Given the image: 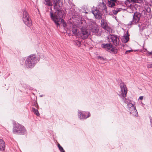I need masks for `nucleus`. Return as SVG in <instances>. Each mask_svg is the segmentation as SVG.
Returning a JSON list of instances; mask_svg holds the SVG:
<instances>
[{
	"label": "nucleus",
	"mask_w": 152,
	"mask_h": 152,
	"mask_svg": "<svg viewBox=\"0 0 152 152\" xmlns=\"http://www.w3.org/2000/svg\"><path fill=\"white\" fill-rule=\"evenodd\" d=\"M39 60V58H37L35 54H32L28 56L25 62V66L27 68L33 67Z\"/></svg>",
	"instance_id": "nucleus-1"
},
{
	"label": "nucleus",
	"mask_w": 152,
	"mask_h": 152,
	"mask_svg": "<svg viewBox=\"0 0 152 152\" xmlns=\"http://www.w3.org/2000/svg\"><path fill=\"white\" fill-rule=\"evenodd\" d=\"M60 5L59 4V3L56 1V2H55L54 1V7L55 9H56V12L53 13L51 11L50 12V16L51 17V13L53 14V16L54 17H55L59 16V18H58V19H59L63 15H65L64 11L62 10H60Z\"/></svg>",
	"instance_id": "nucleus-2"
},
{
	"label": "nucleus",
	"mask_w": 152,
	"mask_h": 152,
	"mask_svg": "<svg viewBox=\"0 0 152 152\" xmlns=\"http://www.w3.org/2000/svg\"><path fill=\"white\" fill-rule=\"evenodd\" d=\"M13 132L16 134H23L26 133V130L24 126L17 123L13 127Z\"/></svg>",
	"instance_id": "nucleus-3"
},
{
	"label": "nucleus",
	"mask_w": 152,
	"mask_h": 152,
	"mask_svg": "<svg viewBox=\"0 0 152 152\" xmlns=\"http://www.w3.org/2000/svg\"><path fill=\"white\" fill-rule=\"evenodd\" d=\"M88 29L89 30L95 34L98 33L99 29L94 21L91 20H88Z\"/></svg>",
	"instance_id": "nucleus-4"
},
{
	"label": "nucleus",
	"mask_w": 152,
	"mask_h": 152,
	"mask_svg": "<svg viewBox=\"0 0 152 152\" xmlns=\"http://www.w3.org/2000/svg\"><path fill=\"white\" fill-rule=\"evenodd\" d=\"M101 47L105 50L110 53L115 54L117 52L116 48L110 43H103L101 44Z\"/></svg>",
	"instance_id": "nucleus-5"
},
{
	"label": "nucleus",
	"mask_w": 152,
	"mask_h": 152,
	"mask_svg": "<svg viewBox=\"0 0 152 152\" xmlns=\"http://www.w3.org/2000/svg\"><path fill=\"white\" fill-rule=\"evenodd\" d=\"M51 14V18L55 23L57 27H60L59 22H61V24L64 27H65L66 26V22L64 21V20L63 19V18L64 16V15L61 17L60 19H58V18H59V16L54 17L53 16V14L52 13Z\"/></svg>",
	"instance_id": "nucleus-6"
},
{
	"label": "nucleus",
	"mask_w": 152,
	"mask_h": 152,
	"mask_svg": "<svg viewBox=\"0 0 152 152\" xmlns=\"http://www.w3.org/2000/svg\"><path fill=\"white\" fill-rule=\"evenodd\" d=\"M77 113L78 118L80 120L86 119L91 116L90 113L88 111L78 110Z\"/></svg>",
	"instance_id": "nucleus-7"
},
{
	"label": "nucleus",
	"mask_w": 152,
	"mask_h": 152,
	"mask_svg": "<svg viewBox=\"0 0 152 152\" xmlns=\"http://www.w3.org/2000/svg\"><path fill=\"white\" fill-rule=\"evenodd\" d=\"M23 20L24 23L28 26H30L32 25V22L29 17L27 12L24 10L23 12Z\"/></svg>",
	"instance_id": "nucleus-8"
},
{
	"label": "nucleus",
	"mask_w": 152,
	"mask_h": 152,
	"mask_svg": "<svg viewBox=\"0 0 152 152\" xmlns=\"http://www.w3.org/2000/svg\"><path fill=\"white\" fill-rule=\"evenodd\" d=\"M128 109L129 110V113L133 116L137 117L138 115V112L134 104L130 103H127Z\"/></svg>",
	"instance_id": "nucleus-9"
},
{
	"label": "nucleus",
	"mask_w": 152,
	"mask_h": 152,
	"mask_svg": "<svg viewBox=\"0 0 152 152\" xmlns=\"http://www.w3.org/2000/svg\"><path fill=\"white\" fill-rule=\"evenodd\" d=\"M120 87L121 89V94H120L119 95L121 96L123 98H124L126 96L127 93V90L126 85L123 83H122L120 84Z\"/></svg>",
	"instance_id": "nucleus-10"
},
{
	"label": "nucleus",
	"mask_w": 152,
	"mask_h": 152,
	"mask_svg": "<svg viewBox=\"0 0 152 152\" xmlns=\"http://www.w3.org/2000/svg\"><path fill=\"white\" fill-rule=\"evenodd\" d=\"M140 17L141 14L140 13L137 12L134 13L133 15V20L130 22L129 25L136 24L139 21Z\"/></svg>",
	"instance_id": "nucleus-11"
},
{
	"label": "nucleus",
	"mask_w": 152,
	"mask_h": 152,
	"mask_svg": "<svg viewBox=\"0 0 152 152\" xmlns=\"http://www.w3.org/2000/svg\"><path fill=\"white\" fill-rule=\"evenodd\" d=\"M109 39V41L112 42L115 46L119 45V39L118 37L116 35H111L109 36L108 38Z\"/></svg>",
	"instance_id": "nucleus-12"
},
{
	"label": "nucleus",
	"mask_w": 152,
	"mask_h": 152,
	"mask_svg": "<svg viewBox=\"0 0 152 152\" xmlns=\"http://www.w3.org/2000/svg\"><path fill=\"white\" fill-rule=\"evenodd\" d=\"M142 9V13H143L144 15H146V16L147 15L149 16L151 15V8L148 4L144 5Z\"/></svg>",
	"instance_id": "nucleus-13"
},
{
	"label": "nucleus",
	"mask_w": 152,
	"mask_h": 152,
	"mask_svg": "<svg viewBox=\"0 0 152 152\" xmlns=\"http://www.w3.org/2000/svg\"><path fill=\"white\" fill-rule=\"evenodd\" d=\"M90 34V32L88 30L82 29L80 30V36L82 39H85L87 38Z\"/></svg>",
	"instance_id": "nucleus-14"
},
{
	"label": "nucleus",
	"mask_w": 152,
	"mask_h": 152,
	"mask_svg": "<svg viewBox=\"0 0 152 152\" xmlns=\"http://www.w3.org/2000/svg\"><path fill=\"white\" fill-rule=\"evenodd\" d=\"M88 24L87 25L86 21L83 19L80 21L78 25V26L80 29V30L82 29H86V28H88Z\"/></svg>",
	"instance_id": "nucleus-15"
},
{
	"label": "nucleus",
	"mask_w": 152,
	"mask_h": 152,
	"mask_svg": "<svg viewBox=\"0 0 152 152\" xmlns=\"http://www.w3.org/2000/svg\"><path fill=\"white\" fill-rule=\"evenodd\" d=\"M92 12L96 19H100L102 18V14L100 12V11L98 10L97 9L94 10H92Z\"/></svg>",
	"instance_id": "nucleus-16"
},
{
	"label": "nucleus",
	"mask_w": 152,
	"mask_h": 152,
	"mask_svg": "<svg viewBox=\"0 0 152 152\" xmlns=\"http://www.w3.org/2000/svg\"><path fill=\"white\" fill-rule=\"evenodd\" d=\"M118 0H108V6L110 7L114 8L118 5Z\"/></svg>",
	"instance_id": "nucleus-17"
},
{
	"label": "nucleus",
	"mask_w": 152,
	"mask_h": 152,
	"mask_svg": "<svg viewBox=\"0 0 152 152\" xmlns=\"http://www.w3.org/2000/svg\"><path fill=\"white\" fill-rule=\"evenodd\" d=\"M69 27H67V28L70 31H72L73 33L75 34H77L78 31L77 29L75 26H74L72 23L69 24Z\"/></svg>",
	"instance_id": "nucleus-18"
},
{
	"label": "nucleus",
	"mask_w": 152,
	"mask_h": 152,
	"mask_svg": "<svg viewBox=\"0 0 152 152\" xmlns=\"http://www.w3.org/2000/svg\"><path fill=\"white\" fill-rule=\"evenodd\" d=\"M98 10L100 11H103L104 13L107 12V7L104 3H100L98 6Z\"/></svg>",
	"instance_id": "nucleus-19"
},
{
	"label": "nucleus",
	"mask_w": 152,
	"mask_h": 152,
	"mask_svg": "<svg viewBox=\"0 0 152 152\" xmlns=\"http://www.w3.org/2000/svg\"><path fill=\"white\" fill-rule=\"evenodd\" d=\"M5 144L4 141L0 139V151H3L4 150Z\"/></svg>",
	"instance_id": "nucleus-20"
},
{
	"label": "nucleus",
	"mask_w": 152,
	"mask_h": 152,
	"mask_svg": "<svg viewBox=\"0 0 152 152\" xmlns=\"http://www.w3.org/2000/svg\"><path fill=\"white\" fill-rule=\"evenodd\" d=\"M97 58L99 60V62L101 64H104L107 61L106 58L101 56H98Z\"/></svg>",
	"instance_id": "nucleus-21"
},
{
	"label": "nucleus",
	"mask_w": 152,
	"mask_h": 152,
	"mask_svg": "<svg viewBox=\"0 0 152 152\" xmlns=\"http://www.w3.org/2000/svg\"><path fill=\"white\" fill-rule=\"evenodd\" d=\"M101 24L102 27L104 28H106L107 27V24L105 20H104L102 19L101 20Z\"/></svg>",
	"instance_id": "nucleus-22"
},
{
	"label": "nucleus",
	"mask_w": 152,
	"mask_h": 152,
	"mask_svg": "<svg viewBox=\"0 0 152 152\" xmlns=\"http://www.w3.org/2000/svg\"><path fill=\"white\" fill-rule=\"evenodd\" d=\"M123 9L121 8H115L113 10V14L115 15L118 12L122 10Z\"/></svg>",
	"instance_id": "nucleus-23"
},
{
	"label": "nucleus",
	"mask_w": 152,
	"mask_h": 152,
	"mask_svg": "<svg viewBox=\"0 0 152 152\" xmlns=\"http://www.w3.org/2000/svg\"><path fill=\"white\" fill-rule=\"evenodd\" d=\"M32 111L37 116H39L40 114L37 110L34 107H32Z\"/></svg>",
	"instance_id": "nucleus-24"
},
{
	"label": "nucleus",
	"mask_w": 152,
	"mask_h": 152,
	"mask_svg": "<svg viewBox=\"0 0 152 152\" xmlns=\"http://www.w3.org/2000/svg\"><path fill=\"white\" fill-rule=\"evenodd\" d=\"M129 37L127 36H126L122 38V40L123 42L126 43L129 41Z\"/></svg>",
	"instance_id": "nucleus-25"
},
{
	"label": "nucleus",
	"mask_w": 152,
	"mask_h": 152,
	"mask_svg": "<svg viewBox=\"0 0 152 152\" xmlns=\"http://www.w3.org/2000/svg\"><path fill=\"white\" fill-rule=\"evenodd\" d=\"M128 1L129 2L139 3H140L142 1V0H128Z\"/></svg>",
	"instance_id": "nucleus-26"
},
{
	"label": "nucleus",
	"mask_w": 152,
	"mask_h": 152,
	"mask_svg": "<svg viewBox=\"0 0 152 152\" xmlns=\"http://www.w3.org/2000/svg\"><path fill=\"white\" fill-rule=\"evenodd\" d=\"M44 3L45 5L49 6L52 5V3L50 0H45Z\"/></svg>",
	"instance_id": "nucleus-27"
},
{
	"label": "nucleus",
	"mask_w": 152,
	"mask_h": 152,
	"mask_svg": "<svg viewBox=\"0 0 152 152\" xmlns=\"http://www.w3.org/2000/svg\"><path fill=\"white\" fill-rule=\"evenodd\" d=\"M74 43L75 45L78 47L80 46L81 44V42L77 40H74Z\"/></svg>",
	"instance_id": "nucleus-28"
},
{
	"label": "nucleus",
	"mask_w": 152,
	"mask_h": 152,
	"mask_svg": "<svg viewBox=\"0 0 152 152\" xmlns=\"http://www.w3.org/2000/svg\"><path fill=\"white\" fill-rule=\"evenodd\" d=\"M58 147L61 152H65L62 147H61L59 144H58Z\"/></svg>",
	"instance_id": "nucleus-29"
},
{
	"label": "nucleus",
	"mask_w": 152,
	"mask_h": 152,
	"mask_svg": "<svg viewBox=\"0 0 152 152\" xmlns=\"http://www.w3.org/2000/svg\"><path fill=\"white\" fill-rule=\"evenodd\" d=\"M138 26L139 27L140 30L141 31L143 30V29H144V25H140V24H139L138 25Z\"/></svg>",
	"instance_id": "nucleus-30"
},
{
	"label": "nucleus",
	"mask_w": 152,
	"mask_h": 152,
	"mask_svg": "<svg viewBox=\"0 0 152 152\" xmlns=\"http://www.w3.org/2000/svg\"><path fill=\"white\" fill-rule=\"evenodd\" d=\"M32 105L35 106L37 108H38L39 107L38 105L36 102H34L32 103Z\"/></svg>",
	"instance_id": "nucleus-31"
},
{
	"label": "nucleus",
	"mask_w": 152,
	"mask_h": 152,
	"mask_svg": "<svg viewBox=\"0 0 152 152\" xmlns=\"http://www.w3.org/2000/svg\"><path fill=\"white\" fill-rule=\"evenodd\" d=\"M147 67L148 68H152V64H148L147 66Z\"/></svg>",
	"instance_id": "nucleus-32"
},
{
	"label": "nucleus",
	"mask_w": 152,
	"mask_h": 152,
	"mask_svg": "<svg viewBox=\"0 0 152 152\" xmlns=\"http://www.w3.org/2000/svg\"><path fill=\"white\" fill-rule=\"evenodd\" d=\"M132 51V50H127L126 52H125V54H127L129 52H130L131 51Z\"/></svg>",
	"instance_id": "nucleus-33"
},
{
	"label": "nucleus",
	"mask_w": 152,
	"mask_h": 152,
	"mask_svg": "<svg viewBox=\"0 0 152 152\" xmlns=\"http://www.w3.org/2000/svg\"><path fill=\"white\" fill-rule=\"evenodd\" d=\"M132 8V9L133 10H134L136 9V8L134 7L133 6H131L130 8Z\"/></svg>",
	"instance_id": "nucleus-34"
},
{
	"label": "nucleus",
	"mask_w": 152,
	"mask_h": 152,
	"mask_svg": "<svg viewBox=\"0 0 152 152\" xmlns=\"http://www.w3.org/2000/svg\"><path fill=\"white\" fill-rule=\"evenodd\" d=\"M148 54L149 55H152V51L151 52H148Z\"/></svg>",
	"instance_id": "nucleus-35"
},
{
	"label": "nucleus",
	"mask_w": 152,
	"mask_h": 152,
	"mask_svg": "<svg viewBox=\"0 0 152 152\" xmlns=\"http://www.w3.org/2000/svg\"><path fill=\"white\" fill-rule=\"evenodd\" d=\"M139 98L140 100H142L143 99V96H140Z\"/></svg>",
	"instance_id": "nucleus-36"
},
{
	"label": "nucleus",
	"mask_w": 152,
	"mask_h": 152,
	"mask_svg": "<svg viewBox=\"0 0 152 152\" xmlns=\"http://www.w3.org/2000/svg\"><path fill=\"white\" fill-rule=\"evenodd\" d=\"M150 122L151 123V124H152V118H150Z\"/></svg>",
	"instance_id": "nucleus-37"
},
{
	"label": "nucleus",
	"mask_w": 152,
	"mask_h": 152,
	"mask_svg": "<svg viewBox=\"0 0 152 152\" xmlns=\"http://www.w3.org/2000/svg\"><path fill=\"white\" fill-rule=\"evenodd\" d=\"M43 96V95H40L39 97H42Z\"/></svg>",
	"instance_id": "nucleus-38"
},
{
	"label": "nucleus",
	"mask_w": 152,
	"mask_h": 152,
	"mask_svg": "<svg viewBox=\"0 0 152 152\" xmlns=\"http://www.w3.org/2000/svg\"><path fill=\"white\" fill-rule=\"evenodd\" d=\"M85 12L86 14H87L88 13V12H86V11L85 12Z\"/></svg>",
	"instance_id": "nucleus-39"
},
{
	"label": "nucleus",
	"mask_w": 152,
	"mask_h": 152,
	"mask_svg": "<svg viewBox=\"0 0 152 152\" xmlns=\"http://www.w3.org/2000/svg\"><path fill=\"white\" fill-rule=\"evenodd\" d=\"M151 5H152V1L151 2Z\"/></svg>",
	"instance_id": "nucleus-40"
}]
</instances>
